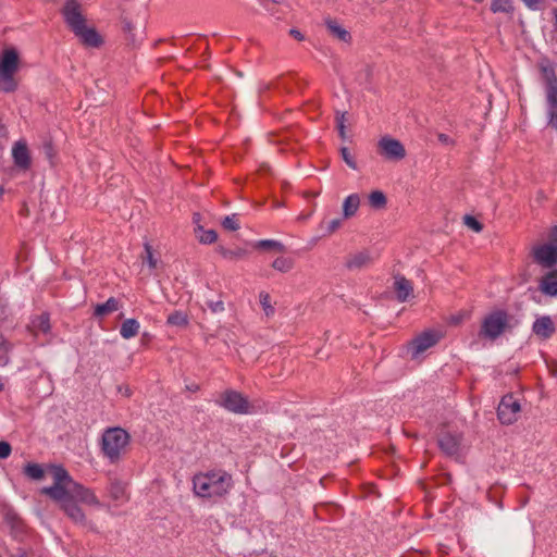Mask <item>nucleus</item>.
Segmentation results:
<instances>
[{"label": "nucleus", "mask_w": 557, "mask_h": 557, "mask_svg": "<svg viewBox=\"0 0 557 557\" xmlns=\"http://www.w3.org/2000/svg\"><path fill=\"white\" fill-rule=\"evenodd\" d=\"M222 225L230 231H237L239 228V224L235 214L225 216Z\"/></svg>", "instance_id": "nucleus-36"}, {"label": "nucleus", "mask_w": 557, "mask_h": 557, "mask_svg": "<svg viewBox=\"0 0 557 557\" xmlns=\"http://www.w3.org/2000/svg\"><path fill=\"white\" fill-rule=\"evenodd\" d=\"M140 324L136 319H126L120 329V334L123 338L129 339L136 336L139 332Z\"/></svg>", "instance_id": "nucleus-21"}, {"label": "nucleus", "mask_w": 557, "mask_h": 557, "mask_svg": "<svg viewBox=\"0 0 557 557\" xmlns=\"http://www.w3.org/2000/svg\"><path fill=\"white\" fill-rule=\"evenodd\" d=\"M465 224L471 228L472 231H474L475 233H479L482 231V224L474 218V216H471V215H466L465 216Z\"/></svg>", "instance_id": "nucleus-39"}, {"label": "nucleus", "mask_w": 557, "mask_h": 557, "mask_svg": "<svg viewBox=\"0 0 557 557\" xmlns=\"http://www.w3.org/2000/svg\"><path fill=\"white\" fill-rule=\"evenodd\" d=\"M20 67V57L15 48H7L0 54V90L13 92L17 89L15 74Z\"/></svg>", "instance_id": "nucleus-5"}, {"label": "nucleus", "mask_w": 557, "mask_h": 557, "mask_svg": "<svg viewBox=\"0 0 557 557\" xmlns=\"http://www.w3.org/2000/svg\"><path fill=\"white\" fill-rule=\"evenodd\" d=\"M525 7L532 11H536L541 7V0H521Z\"/></svg>", "instance_id": "nucleus-42"}, {"label": "nucleus", "mask_w": 557, "mask_h": 557, "mask_svg": "<svg viewBox=\"0 0 557 557\" xmlns=\"http://www.w3.org/2000/svg\"><path fill=\"white\" fill-rule=\"evenodd\" d=\"M513 8L511 5L510 0H493L491 4V11L493 13H510L512 12Z\"/></svg>", "instance_id": "nucleus-28"}, {"label": "nucleus", "mask_w": 557, "mask_h": 557, "mask_svg": "<svg viewBox=\"0 0 557 557\" xmlns=\"http://www.w3.org/2000/svg\"><path fill=\"white\" fill-rule=\"evenodd\" d=\"M460 320H461V318H460V317H453V318H451V322H453L454 324H458V323L460 322Z\"/></svg>", "instance_id": "nucleus-47"}, {"label": "nucleus", "mask_w": 557, "mask_h": 557, "mask_svg": "<svg viewBox=\"0 0 557 557\" xmlns=\"http://www.w3.org/2000/svg\"><path fill=\"white\" fill-rule=\"evenodd\" d=\"M48 469L51 472L53 484L44 487L41 492L55 502L73 522L78 524L86 522V515L78 503L96 508L103 506L95 492L73 480L64 467L50 465Z\"/></svg>", "instance_id": "nucleus-1"}, {"label": "nucleus", "mask_w": 557, "mask_h": 557, "mask_svg": "<svg viewBox=\"0 0 557 557\" xmlns=\"http://www.w3.org/2000/svg\"><path fill=\"white\" fill-rule=\"evenodd\" d=\"M208 308L213 312V313H219V312H222L224 311V304L223 301L219 300V301H209L207 304Z\"/></svg>", "instance_id": "nucleus-41"}, {"label": "nucleus", "mask_w": 557, "mask_h": 557, "mask_svg": "<svg viewBox=\"0 0 557 557\" xmlns=\"http://www.w3.org/2000/svg\"><path fill=\"white\" fill-rule=\"evenodd\" d=\"M24 473L33 480H41L45 475V470L39 463L29 462L25 466Z\"/></svg>", "instance_id": "nucleus-26"}, {"label": "nucleus", "mask_w": 557, "mask_h": 557, "mask_svg": "<svg viewBox=\"0 0 557 557\" xmlns=\"http://www.w3.org/2000/svg\"><path fill=\"white\" fill-rule=\"evenodd\" d=\"M289 34L299 41L304 40L305 38L304 35L298 29L295 28H292L289 30Z\"/></svg>", "instance_id": "nucleus-44"}, {"label": "nucleus", "mask_w": 557, "mask_h": 557, "mask_svg": "<svg viewBox=\"0 0 557 557\" xmlns=\"http://www.w3.org/2000/svg\"><path fill=\"white\" fill-rule=\"evenodd\" d=\"M326 27L330 33L341 41L348 42L350 40V34L337 22L330 20L326 22Z\"/></svg>", "instance_id": "nucleus-23"}, {"label": "nucleus", "mask_w": 557, "mask_h": 557, "mask_svg": "<svg viewBox=\"0 0 557 557\" xmlns=\"http://www.w3.org/2000/svg\"><path fill=\"white\" fill-rule=\"evenodd\" d=\"M3 389V384L0 382V391Z\"/></svg>", "instance_id": "nucleus-50"}, {"label": "nucleus", "mask_w": 557, "mask_h": 557, "mask_svg": "<svg viewBox=\"0 0 557 557\" xmlns=\"http://www.w3.org/2000/svg\"><path fill=\"white\" fill-rule=\"evenodd\" d=\"M198 240L202 244H212L216 240L218 234L213 230H205L201 225L195 228Z\"/></svg>", "instance_id": "nucleus-24"}, {"label": "nucleus", "mask_w": 557, "mask_h": 557, "mask_svg": "<svg viewBox=\"0 0 557 557\" xmlns=\"http://www.w3.org/2000/svg\"><path fill=\"white\" fill-rule=\"evenodd\" d=\"M521 411V405L511 394L505 395L497 408V416L503 424L515 423Z\"/></svg>", "instance_id": "nucleus-11"}, {"label": "nucleus", "mask_w": 557, "mask_h": 557, "mask_svg": "<svg viewBox=\"0 0 557 557\" xmlns=\"http://www.w3.org/2000/svg\"><path fill=\"white\" fill-rule=\"evenodd\" d=\"M380 154L388 161H400L406 157L404 145L391 136H383L377 141Z\"/></svg>", "instance_id": "nucleus-12"}, {"label": "nucleus", "mask_w": 557, "mask_h": 557, "mask_svg": "<svg viewBox=\"0 0 557 557\" xmlns=\"http://www.w3.org/2000/svg\"><path fill=\"white\" fill-rule=\"evenodd\" d=\"M108 493L111 499L116 504H124L128 499L126 485L117 480H114L110 483Z\"/></svg>", "instance_id": "nucleus-20"}, {"label": "nucleus", "mask_w": 557, "mask_h": 557, "mask_svg": "<svg viewBox=\"0 0 557 557\" xmlns=\"http://www.w3.org/2000/svg\"><path fill=\"white\" fill-rule=\"evenodd\" d=\"M124 395H125V396H129V395H131L128 387H125V389H124Z\"/></svg>", "instance_id": "nucleus-48"}, {"label": "nucleus", "mask_w": 557, "mask_h": 557, "mask_svg": "<svg viewBox=\"0 0 557 557\" xmlns=\"http://www.w3.org/2000/svg\"><path fill=\"white\" fill-rule=\"evenodd\" d=\"M443 334L440 331L428 330L416 338L408 346V350L412 358H418L426 349L433 347L441 338Z\"/></svg>", "instance_id": "nucleus-10"}, {"label": "nucleus", "mask_w": 557, "mask_h": 557, "mask_svg": "<svg viewBox=\"0 0 557 557\" xmlns=\"http://www.w3.org/2000/svg\"><path fill=\"white\" fill-rule=\"evenodd\" d=\"M438 140L442 143V144H445V145H450L453 144V140L451 138L446 135V134H438Z\"/></svg>", "instance_id": "nucleus-43"}, {"label": "nucleus", "mask_w": 557, "mask_h": 557, "mask_svg": "<svg viewBox=\"0 0 557 557\" xmlns=\"http://www.w3.org/2000/svg\"><path fill=\"white\" fill-rule=\"evenodd\" d=\"M272 267L280 272H287L292 269L293 262L287 258H277L273 261Z\"/></svg>", "instance_id": "nucleus-31"}, {"label": "nucleus", "mask_w": 557, "mask_h": 557, "mask_svg": "<svg viewBox=\"0 0 557 557\" xmlns=\"http://www.w3.org/2000/svg\"><path fill=\"white\" fill-rule=\"evenodd\" d=\"M370 207L373 209H382L386 206V197L381 190H373L368 196Z\"/></svg>", "instance_id": "nucleus-25"}, {"label": "nucleus", "mask_w": 557, "mask_h": 557, "mask_svg": "<svg viewBox=\"0 0 557 557\" xmlns=\"http://www.w3.org/2000/svg\"><path fill=\"white\" fill-rule=\"evenodd\" d=\"M509 326V317L503 310L487 314L481 325L480 336L490 341L498 338Z\"/></svg>", "instance_id": "nucleus-7"}, {"label": "nucleus", "mask_w": 557, "mask_h": 557, "mask_svg": "<svg viewBox=\"0 0 557 557\" xmlns=\"http://www.w3.org/2000/svg\"><path fill=\"white\" fill-rule=\"evenodd\" d=\"M553 14H554V27L557 30V9H554Z\"/></svg>", "instance_id": "nucleus-45"}, {"label": "nucleus", "mask_w": 557, "mask_h": 557, "mask_svg": "<svg viewBox=\"0 0 557 557\" xmlns=\"http://www.w3.org/2000/svg\"><path fill=\"white\" fill-rule=\"evenodd\" d=\"M271 1H272V2H274V3H277V2H278V0H271Z\"/></svg>", "instance_id": "nucleus-51"}, {"label": "nucleus", "mask_w": 557, "mask_h": 557, "mask_svg": "<svg viewBox=\"0 0 557 557\" xmlns=\"http://www.w3.org/2000/svg\"><path fill=\"white\" fill-rule=\"evenodd\" d=\"M34 327L41 331L44 334H48L51 330L50 318L48 313L40 314L34 322Z\"/></svg>", "instance_id": "nucleus-29"}, {"label": "nucleus", "mask_w": 557, "mask_h": 557, "mask_svg": "<svg viewBox=\"0 0 557 557\" xmlns=\"http://www.w3.org/2000/svg\"><path fill=\"white\" fill-rule=\"evenodd\" d=\"M200 215L198 213L194 214V223L196 224V227L199 225Z\"/></svg>", "instance_id": "nucleus-46"}, {"label": "nucleus", "mask_w": 557, "mask_h": 557, "mask_svg": "<svg viewBox=\"0 0 557 557\" xmlns=\"http://www.w3.org/2000/svg\"><path fill=\"white\" fill-rule=\"evenodd\" d=\"M259 300H260V305H261L265 315H268V317L272 315L274 313V308L271 305L270 295L265 292H261L259 294Z\"/></svg>", "instance_id": "nucleus-30"}, {"label": "nucleus", "mask_w": 557, "mask_h": 557, "mask_svg": "<svg viewBox=\"0 0 557 557\" xmlns=\"http://www.w3.org/2000/svg\"><path fill=\"white\" fill-rule=\"evenodd\" d=\"M3 188H0V197L3 195Z\"/></svg>", "instance_id": "nucleus-49"}, {"label": "nucleus", "mask_w": 557, "mask_h": 557, "mask_svg": "<svg viewBox=\"0 0 557 557\" xmlns=\"http://www.w3.org/2000/svg\"><path fill=\"white\" fill-rule=\"evenodd\" d=\"M131 436L120 426L108 428L101 436V451L111 463L120 460L125 453Z\"/></svg>", "instance_id": "nucleus-4"}, {"label": "nucleus", "mask_w": 557, "mask_h": 557, "mask_svg": "<svg viewBox=\"0 0 557 557\" xmlns=\"http://www.w3.org/2000/svg\"><path fill=\"white\" fill-rule=\"evenodd\" d=\"M534 261L543 268H552L557 264V226L550 232L548 243L535 246L532 250Z\"/></svg>", "instance_id": "nucleus-8"}, {"label": "nucleus", "mask_w": 557, "mask_h": 557, "mask_svg": "<svg viewBox=\"0 0 557 557\" xmlns=\"http://www.w3.org/2000/svg\"><path fill=\"white\" fill-rule=\"evenodd\" d=\"M346 113H337L336 123L339 136L345 139L346 137Z\"/></svg>", "instance_id": "nucleus-35"}, {"label": "nucleus", "mask_w": 557, "mask_h": 557, "mask_svg": "<svg viewBox=\"0 0 557 557\" xmlns=\"http://www.w3.org/2000/svg\"><path fill=\"white\" fill-rule=\"evenodd\" d=\"M166 322L174 326H186L188 324V317L183 311H174L168 317Z\"/></svg>", "instance_id": "nucleus-27"}, {"label": "nucleus", "mask_w": 557, "mask_h": 557, "mask_svg": "<svg viewBox=\"0 0 557 557\" xmlns=\"http://www.w3.org/2000/svg\"><path fill=\"white\" fill-rule=\"evenodd\" d=\"M546 79V115L549 126L557 131V77L549 66H542Z\"/></svg>", "instance_id": "nucleus-6"}, {"label": "nucleus", "mask_w": 557, "mask_h": 557, "mask_svg": "<svg viewBox=\"0 0 557 557\" xmlns=\"http://www.w3.org/2000/svg\"><path fill=\"white\" fill-rule=\"evenodd\" d=\"M62 13L65 23L83 45L98 48L102 44V38L97 30L87 26L82 7L77 0H66Z\"/></svg>", "instance_id": "nucleus-3"}, {"label": "nucleus", "mask_w": 557, "mask_h": 557, "mask_svg": "<svg viewBox=\"0 0 557 557\" xmlns=\"http://www.w3.org/2000/svg\"><path fill=\"white\" fill-rule=\"evenodd\" d=\"M441 449L449 456H455L459 453L460 448V436L453 434H444L438 440Z\"/></svg>", "instance_id": "nucleus-16"}, {"label": "nucleus", "mask_w": 557, "mask_h": 557, "mask_svg": "<svg viewBox=\"0 0 557 557\" xmlns=\"http://www.w3.org/2000/svg\"><path fill=\"white\" fill-rule=\"evenodd\" d=\"M221 253L224 258L233 260V259L243 258L246 255V250L240 249V248L235 249V250L221 249Z\"/></svg>", "instance_id": "nucleus-33"}, {"label": "nucleus", "mask_w": 557, "mask_h": 557, "mask_svg": "<svg viewBox=\"0 0 557 557\" xmlns=\"http://www.w3.org/2000/svg\"><path fill=\"white\" fill-rule=\"evenodd\" d=\"M119 301L114 297H110L106 302L98 304L95 307V315L96 317H103L106 314L112 313L116 310H119Z\"/></svg>", "instance_id": "nucleus-22"}, {"label": "nucleus", "mask_w": 557, "mask_h": 557, "mask_svg": "<svg viewBox=\"0 0 557 557\" xmlns=\"http://www.w3.org/2000/svg\"><path fill=\"white\" fill-rule=\"evenodd\" d=\"M11 445L8 442L0 441V458H8L11 455Z\"/></svg>", "instance_id": "nucleus-40"}, {"label": "nucleus", "mask_w": 557, "mask_h": 557, "mask_svg": "<svg viewBox=\"0 0 557 557\" xmlns=\"http://www.w3.org/2000/svg\"><path fill=\"white\" fill-rule=\"evenodd\" d=\"M360 196L358 194L348 195L342 206V215L343 219H351L358 212L360 207Z\"/></svg>", "instance_id": "nucleus-19"}, {"label": "nucleus", "mask_w": 557, "mask_h": 557, "mask_svg": "<svg viewBox=\"0 0 557 557\" xmlns=\"http://www.w3.org/2000/svg\"><path fill=\"white\" fill-rule=\"evenodd\" d=\"M540 289L544 295L557 297V270H553L542 277Z\"/></svg>", "instance_id": "nucleus-18"}, {"label": "nucleus", "mask_w": 557, "mask_h": 557, "mask_svg": "<svg viewBox=\"0 0 557 557\" xmlns=\"http://www.w3.org/2000/svg\"><path fill=\"white\" fill-rule=\"evenodd\" d=\"M343 216L342 218H335L325 224V231L329 235L335 233L338 228L342 227L343 224Z\"/></svg>", "instance_id": "nucleus-34"}, {"label": "nucleus", "mask_w": 557, "mask_h": 557, "mask_svg": "<svg viewBox=\"0 0 557 557\" xmlns=\"http://www.w3.org/2000/svg\"><path fill=\"white\" fill-rule=\"evenodd\" d=\"M374 260L373 255L369 250H361L351 253L346 260V267L350 270L361 269Z\"/></svg>", "instance_id": "nucleus-14"}, {"label": "nucleus", "mask_w": 557, "mask_h": 557, "mask_svg": "<svg viewBox=\"0 0 557 557\" xmlns=\"http://www.w3.org/2000/svg\"><path fill=\"white\" fill-rule=\"evenodd\" d=\"M532 330L536 336L546 339L554 334L555 324L550 317L544 315L534 321Z\"/></svg>", "instance_id": "nucleus-15"}, {"label": "nucleus", "mask_w": 557, "mask_h": 557, "mask_svg": "<svg viewBox=\"0 0 557 557\" xmlns=\"http://www.w3.org/2000/svg\"><path fill=\"white\" fill-rule=\"evenodd\" d=\"M145 252H146V262L150 270H153L157 268L158 259L153 256L152 247L146 243L145 246Z\"/></svg>", "instance_id": "nucleus-32"}, {"label": "nucleus", "mask_w": 557, "mask_h": 557, "mask_svg": "<svg viewBox=\"0 0 557 557\" xmlns=\"http://www.w3.org/2000/svg\"><path fill=\"white\" fill-rule=\"evenodd\" d=\"M12 159L14 164L23 171L30 166V156L25 140H17L12 146Z\"/></svg>", "instance_id": "nucleus-13"}, {"label": "nucleus", "mask_w": 557, "mask_h": 557, "mask_svg": "<svg viewBox=\"0 0 557 557\" xmlns=\"http://www.w3.org/2000/svg\"><path fill=\"white\" fill-rule=\"evenodd\" d=\"M257 247L259 248H275V249H278V250H283V245L277 242V240H273V239H262V240H259L257 243Z\"/></svg>", "instance_id": "nucleus-37"}, {"label": "nucleus", "mask_w": 557, "mask_h": 557, "mask_svg": "<svg viewBox=\"0 0 557 557\" xmlns=\"http://www.w3.org/2000/svg\"><path fill=\"white\" fill-rule=\"evenodd\" d=\"M219 405L238 414H249L253 412V408L248 400L240 393L233 389L226 391L221 395Z\"/></svg>", "instance_id": "nucleus-9"}, {"label": "nucleus", "mask_w": 557, "mask_h": 557, "mask_svg": "<svg viewBox=\"0 0 557 557\" xmlns=\"http://www.w3.org/2000/svg\"><path fill=\"white\" fill-rule=\"evenodd\" d=\"M341 153H342V157H343V160L345 161V163L352 170H356L357 169V163L354 159V157L350 154L348 148L346 147H343L341 149Z\"/></svg>", "instance_id": "nucleus-38"}, {"label": "nucleus", "mask_w": 557, "mask_h": 557, "mask_svg": "<svg viewBox=\"0 0 557 557\" xmlns=\"http://www.w3.org/2000/svg\"><path fill=\"white\" fill-rule=\"evenodd\" d=\"M191 483L195 496L214 502L225 497L234 486L233 476L222 469L198 472Z\"/></svg>", "instance_id": "nucleus-2"}, {"label": "nucleus", "mask_w": 557, "mask_h": 557, "mask_svg": "<svg viewBox=\"0 0 557 557\" xmlns=\"http://www.w3.org/2000/svg\"><path fill=\"white\" fill-rule=\"evenodd\" d=\"M394 288L396 292L397 299L401 302L408 300L413 292L411 282L400 275L395 276Z\"/></svg>", "instance_id": "nucleus-17"}]
</instances>
